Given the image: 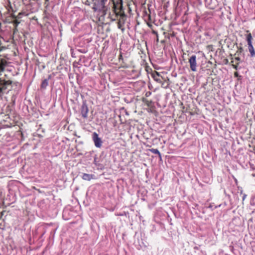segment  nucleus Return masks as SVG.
Returning <instances> with one entry per match:
<instances>
[{
    "label": "nucleus",
    "instance_id": "obj_1",
    "mask_svg": "<svg viewBox=\"0 0 255 255\" xmlns=\"http://www.w3.org/2000/svg\"><path fill=\"white\" fill-rule=\"evenodd\" d=\"M107 0H93L95 11L103 10L105 7V4Z\"/></svg>",
    "mask_w": 255,
    "mask_h": 255
},
{
    "label": "nucleus",
    "instance_id": "obj_4",
    "mask_svg": "<svg viewBox=\"0 0 255 255\" xmlns=\"http://www.w3.org/2000/svg\"><path fill=\"white\" fill-rule=\"evenodd\" d=\"M114 11L116 15H122L124 14V11L122 9V4H114Z\"/></svg>",
    "mask_w": 255,
    "mask_h": 255
},
{
    "label": "nucleus",
    "instance_id": "obj_14",
    "mask_svg": "<svg viewBox=\"0 0 255 255\" xmlns=\"http://www.w3.org/2000/svg\"><path fill=\"white\" fill-rule=\"evenodd\" d=\"M4 71V67L2 66H0V74L1 72Z\"/></svg>",
    "mask_w": 255,
    "mask_h": 255
},
{
    "label": "nucleus",
    "instance_id": "obj_17",
    "mask_svg": "<svg viewBox=\"0 0 255 255\" xmlns=\"http://www.w3.org/2000/svg\"><path fill=\"white\" fill-rule=\"evenodd\" d=\"M121 27V25H120V23H119V28H120Z\"/></svg>",
    "mask_w": 255,
    "mask_h": 255
},
{
    "label": "nucleus",
    "instance_id": "obj_15",
    "mask_svg": "<svg viewBox=\"0 0 255 255\" xmlns=\"http://www.w3.org/2000/svg\"><path fill=\"white\" fill-rule=\"evenodd\" d=\"M48 84V83L47 82L46 80H45V81H44L42 83V86H43L44 85H45V86H47Z\"/></svg>",
    "mask_w": 255,
    "mask_h": 255
},
{
    "label": "nucleus",
    "instance_id": "obj_8",
    "mask_svg": "<svg viewBox=\"0 0 255 255\" xmlns=\"http://www.w3.org/2000/svg\"><path fill=\"white\" fill-rule=\"evenodd\" d=\"M249 51L251 54V56L255 57V51L252 43L248 44Z\"/></svg>",
    "mask_w": 255,
    "mask_h": 255
},
{
    "label": "nucleus",
    "instance_id": "obj_19",
    "mask_svg": "<svg viewBox=\"0 0 255 255\" xmlns=\"http://www.w3.org/2000/svg\"><path fill=\"white\" fill-rule=\"evenodd\" d=\"M245 197H246V196L245 195L244 198H243V199H244L245 198Z\"/></svg>",
    "mask_w": 255,
    "mask_h": 255
},
{
    "label": "nucleus",
    "instance_id": "obj_3",
    "mask_svg": "<svg viewBox=\"0 0 255 255\" xmlns=\"http://www.w3.org/2000/svg\"><path fill=\"white\" fill-rule=\"evenodd\" d=\"M189 63L191 70L196 72L197 71L196 56L192 55L189 59Z\"/></svg>",
    "mask_w": 255,
    "mask_h": 255
},
{
    "label": "nucleus",
    "instance_id": "obj_5",
    "mask_svg": "<svg viewBox=\"0 0 255 255\" xmlns=\"http://www.w3.org/2000/svg\"><path fill=\"white\" fill-rule=\"evenodd\" d=\"M89 109L86 104L84 103L81 107V114L82 117L86 119L88 117Z\"/></svg>",
    "mask_w": 255,
    "mask_h": 255
},
{
    "label": "nucleus",
    "instance_id": "obj_11",
    "mask_svg": "<svg viewBox=\"0 0 255 255\" xmlns=\"http://www.w3.org/2000/svg\"><path fill=\"white\" fill-rule=\"evenodd\" d=\"M150 151L153 153L157 154H158L159 156H160V153L157 149L152 148V149H150Z\"/></svg>",
    "mask_w": 255,
    "mask_h": 255
},
{
    "label": "nucleus",
    "instance_id": "obj_6",
    "mask_svg": "<svg viewBox=\"0 0 255 255\" xmlns=\"http://www.w3.org/2000/svg\"><path fill=\"white\" fill-rule=\"evenodd\" d=\"M10 84H11V82L9 80H8V81L1 80L0 81V91H2L3 90L6 89V86L9 85Z\"/></svg>",
    "mask_w": 255,
    "mask_h": 255
},
{
    "label": "nucleus",
    "instance_id": "obj_13",
    "mask_svg": "<svg viewBox=\"0 0 255 255\" xmlns=\"http://www.w3.org/2000/svg\"><path fill=\"white\" fill-rule=\"evenodd\" d=\"M240 60V58L239 57H236L234 58V59L233 60V62H235V61H237V62L239 61Z\"/></svg>",
    "mask_w": 255,
    "mask_h": 255
},
{
    "label": "nucleus",
    "instance_id": "obj_18",
    "mask_svg": "<svg viewBox=\"0 0 255 255\" xmlns=\"http://www.w3.org/2000/svg\"><path fill=\"white\" fill-rule=\"evenodd\" d=\"M121 27V25H120V23H119V28H120Z\"/></svg>",
    "mask_w": 255,
    "mask_h": 255
},
{
    "label": "nucleus",
    "instance_id": "obj_9",
    "mask_svg": "<svg viewBox=\"0 0 255 255\" xmlns=\"http://www.w3.org/2000/svg\"><path fill=\"white\" fill-rule=\"evenodd\" d=\"M247 33H248L246 36V39L248 42V44H251L252 43V35L251 33L250 32L249 30L246 31Z\"/></svg>",
    "mask_w": 255,
    "mask_h": 255
},
{
    "label": "nucleus",
    "instance_id": "obj_2",
    "mask_svg": "<svg viewBox=\"0 0 255 255\" xmlns=\"http://www.w3.org/2000/svg\"><path fill=\"white\" fill-rule=\"evenodd\" d=\"M92 138L95 146L100 148L102 145V141L101 138L99 137L98 134L96 132H93Z\"/></svg>",
    "mask_w": 255,
    "mask_h": 255
},
{
    "label": "nucleus",
    "instance_id": "obj_16",
    "mask_svg": "<svg viewBox=\"0 0 255 255\" xmlns=\"http://www.w3.org/2000/svg\"><path fill=\"white\" fill-rule=\"evenodd\" d=\"M233 67L235 69H237V65H233Z\"/></svg>",
    "mask_w": 255,
    "mask_h": 255
},
{
    "label": "nucleus",
    "instance_id": "obj_7",
    "mask_svg": "<svg viewBox=\"0 0 255 255\" xmlns=\"http://www.w3.org/2000/svg\"><path fill=\"white\" fill-rule=\"evenodd\" d=\"M95 178V176L93 174L84 173L82 176V179L84 180L90 181Z\"/></svg>",
    "mask_w": 255,
    "mask_h": 255
},
{
    "label": "nucleus",
    "instance_id": "obj_12",
    "mask_svg": "<svg viewBox=\"0 0 255 255\" xmlns=\"http://www.w3.org/2000/svg\"><path fill=\"white\" fill-rule=\"evenodd\" d=\"M5 61H4L3 60H1V61H0V66H3L4 68L5 65Z\"/></svg>",
    "mask_w": 255,
    "mask_h": 255
},
{
    "label": "nucleus",
    "instance_id": "obj_10",
    "mask_svg": "<svg viewBox=\"0 0 255 255\" xmlns=\"http://www.w3.org/2000/svg\"><path fill=\"white\" fill-rule=\"evenodd\" d=\"M152 78L154 79V80L160 83L161 80L159 78V73L157 72H155L153 73L152 75Z\"/></svg>",
    "mask_w": 255,
    "mask_h": 255
}]
</instances>
